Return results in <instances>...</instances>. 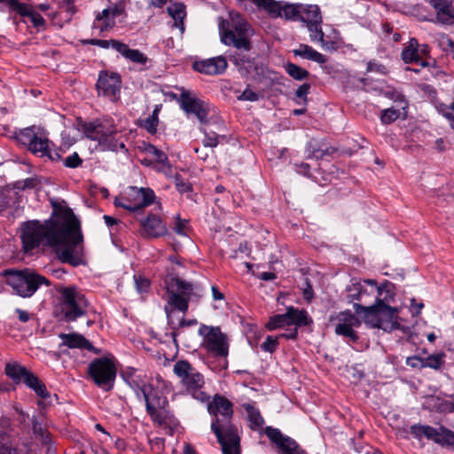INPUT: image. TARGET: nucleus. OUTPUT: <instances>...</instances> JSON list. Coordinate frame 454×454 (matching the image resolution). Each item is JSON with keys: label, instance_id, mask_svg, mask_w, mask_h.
Masks as SVG:
<instances>
[{"label": "nucleus", "instance_id": "nucleus-1", "mask_svg": "<svg viewBox=\"0 0 454 454\" xmlns=\"http://www.w3.org/2000/svg\"><path fill=\"white\" fill-rule=\"evenodd\" d=\"M20 238L27 254H35L41 247H50L63 263L73 267L84 263L79 247L82 242L80 223L70 208L55 207L50 219L23 223Z\"/></svg>", "mask_w": 454, "mask_h": 454}, {"label": "nucleus", "instance_id": "nucleus-2", "mask_svg": "<svg viewBox=\"0 0 454 454\" xmlns=\"http://www.w3.org/2000/svg\"><path fill=\"white\" fill-rule=\"evenodd\" d=\"M364 287L357 302H355V312L363 315L364 321L372 327L382 329L384 332L392 333L398 328V310L387 304V295L381 298L383 292L387 294L389 283L386 281L381 286H377L375 280H364Z\"/></svg>", "mask_w": 454, "mask_h": 454}, {"label": "nucleus", "instance_id": "nucleus-3", "mask_svg": "<svg viewBox=\"0 0 454 454\" xmlns=\"http://www.w3.org/2000/svg\"><path fill=\"white\" fill-rule=\"evenodd\" d=\"M207 411L214 417L211 429L221 445L223 454H240L238 429L231 423L232 403L223 396L215 395L208 403Z\"/></svg>", "mask_w": 454, "mask_h": 454}, {"label": "nucleus", "instance_id": "nucleus-4", "mask_svg": "<svg viewBox=\"0 0 454 454\" xmlns=\"http://www.w3.org/2000/svg\"><path fill=\"white\" fill-rule=\"evenodd\" d=\"M312 324L313 320L305 309L287 307L285 314L275 315L267 323V327L270 330L279 329L281 333L276 335H268L265 337V340H278L280 337L295 339L298 327L310 326Z\"/></svg>", "mask_w": 454, "mask_h": 454}, {"label": "nucleus", "instance_id": "nucleus-5", "mask_svg": "<svg viewBox=\"0 0 454 454\" xmlns=\"http://www.w3.org/2000/svg\"><path fill=\"white\" fill-rule=\"evenodd\" d=\"M56 313L67 322L74 321L87 313L89 305L85 295L75 286H59L58 288Z\"/></svg>", "mask_w": 454, "mask_h": 454}, {"label": "nucleus", "instance_id": "nucleus-6", "mask_svg": "<svg viewBox=\"0 0 454 454\" xmlns=\"http://www.w3.org/2000/svg\"><path fill=\"white\" fill-rule=\"evenodd\" d=\"M221 41L228 46H233L238 50L249 51L252 49L250 37L253 30L244 17L237 12H230L228 27L221 28Z\"/></svg>", "mask_w": 454, "mask_h": 454}, {"label": "nucleus", "instance_id": "nucleus-7", "mask_svg": "<svg viewBox=\"0 0 454 454\" xmlns=\"http://www.w3.org/2000/svg\"><path fill=\"white\" fill-rule=\"evenodd\" d=\"M4 275L7 278V285L12 287L16 294L23 298L31 297L42 285L47 286L51 285L45 277L28 269L6 270Z\"/></svg>", "mask_w": 454, "mask_h": 454}, {"label": "nucleus", "instance_id": "nucleus-8", "mask_svg": "<svg viewBox=\"0 0 454 454\" xmlns=\"http://www.w3.org/2000/svg\"><path fill=\"white\" fill-rule=\"evenodd\" d=\"M88 374L94 383L105 391L114 387L117 374V360L112 354L92 360L88 365Z\"/></svg>", "mask_w": 454, "mask_h": 454}, {"label": "nucleus", "instance_id": "nucleus-9", "mask_svg": "<svg viewBox=\"0 0 454 454\" xmlns=\"http://www.w3.org/2000/svg\"><path fill=\"white\" fill-rule=\"evenodd\" d=\"M174 373L180 379L181 384L193 398L204 402L209 396L202 390L205 381L203 375L185 361H177L173 368Z\"/></svg>", "mask_w": 454, "mask_h": 454}, {"label": "nucleus", "instance_id": "nucleus-10", "mask_svg": "<svg viewBox=\"0 0 454 454\" xmlns=\"http://www.w3.org/2000/svg\"><path fill=\"white\" fill-rule=\"evenodd\" d=\"M193 291V286L178 278H172L167 282V305L164 310L168 317L177 309L185 313L189 309V301Z\"/></svg>", "mask_w": 454, "mask_h": 454}, {"label": "nucleus", "instance_id": "nucleus-11", "mask_svg": "<svg viewBox=\"0 0 454 454\" xmlns=\"http://www.w3.org/2000/svg\"><path fill=\"white\" fill-rule=\"evenodd\" d=\"M140 390L145 401L146 411L152 420L159 425L168 424L170 415L167 410L168 405L167 397L150 384L143 385Z\"/></svg>", "mask_w": 454, "mask_h": 454}, {"label": "nucleus", "instance_id": "nucleus-12", "mask_svg": "<svg viewBox=\"0 0 454 454\" xmlns=\"http://www.w3.org/2000/svg\"><path fill=\"white\" fill-rule=\"evenodd\" d=\"M155 198V193L151 188L130 186L125 196L115 199L114 205L131 212H137L152 205Z\"/></svg>", "mask_w": 454, "mask_h": 454}, {"label": "nucleus", "instance_id": "nucleus-13", "mask_svg": "<svg viewBox=\"0 0 454 454\" xmlns=\"http://www.w3.org/2000/svg\"><path fill=\"white\" fill-rule=\"evenodd\" d=\"M122 79L119 73L101 70L95 85L98 97L117 103L121 99Z\"/></svg>", "mask_w": 454, "mask_h": 454}, {"label": "nucleus", "instance_id": "nucleus-14", "mask_svg": "<svg viewBox=\"0 0 454 454\" xmlns=\"http://www.w3.org/2000/svg\"><path fill=\"white\" fill-rule=\"evenodd\" d=\"M179 90L178 104L181 109L188 115H195L201 125L208 124V104L184 88H180Z\"/></svg>", "mask_w": 454, "mask_h": 454}, {"label": "nucleus", "instance_id": "nucleus-15", "mask_svg": "<svg viewBox=\"0 0 454 454\" xmlns=\"http://www.w3.org/2000/svg\"><path fill=\"white\" fill-rule=\"evenodd\" d=\"M410 431L418 440L426 438L441 445L454 444V433L444 427L435 428L428 425L416 424L411 427Z\"/></svg>", "mask_w": 454, "mask_h": 454}, {"label": "nucleus", "instance_id": "nucleus-16", "mask_svg": "<svg viewBox=\"0 0 454 454\" xmlns=\"http://www.w3.org/2000/svg\"><path fill=\"white\" fill-rule=\"evenodd\" d=\"M17 138L20 143L26 145L32 153L39 155L40 157L47 156L51 158L49 149V139L38 136L35 132L34 127L21 129L18 133Z\"/></svg>", "mask_w": 454, "mask_h": 454}, {"label": "nucleus", "instance_id": "nucleus-17", "mask_svg": "<svg viewBox=\"0 0 454 454\" xmlns=\"http://www.w3.org/2000/svg\"><path fill=\"white\" fill-rule=\"evenodd\" d=\"M330 322L335 323L334 332L337 335L356 340L357 336L354 327L360 325V320L349 310L330 317Z\"/></svg>", "mask_w": 454, "mask_h": 454}, {"label": "nucleus", "instance_id": "nucleus-18", "mask_svg": "<svg viewBox=\"0 0 454 454\" xmlns=\"http://www.w3.org/2000/svg\"><path fill=\"white\" fill-rule=\"evenodd\" d=\"M7 8L10 12H16L21 17H28L33 26L41 29L45 26V20L40 14L35 12L30 5L20 3L19 0H0V9Z\"/></svg>", "mask_w": 454, "mask_h": 454}, {"label": "nucleus", "instance_id": "nucleus-19", "mask_svg": "<svg viewBox=\"0 0 454 454\" xmlns=\"http://www.w3.org/2000/svg\"><path fill=\"white\" fill-rule=\"evenodd\" d=\"M265 434L282 454H307L294 440L284 435L278 428L267 427Z\"/></svg>", "mask_w": 454, "mask_h": 454}, {"label": "nucleus", "instance_id": "nucleus-20", "mask_svg": "<svg viewBox=\"0 0 454 454\" xmlns=\"http://www.w3.org/2000/svg\"><path fill=\"white\" fill-rule=\"evenodd\" d=\"M193 69L201 74L208 75H217L223 74L227 67V60L223 56L210 58L203 60L195 61L192 65Z\"/></svg>", "mask_w": 454, "mask_h": 454}, {"label": "nucleus", "instance_id": "nucleus-21", "mask_svg": "<svg viewBox=\"0 0 454 454\" xmlns=\"http://www.w3.org/2000/svg\"><path fill=\"white\" fill-rule=\"evenodd\" d=\"M398 328L395 329L393 332L397 331L402 333V335H398L400 339L406 338L407 340L417 338V339H424L427 338V340H434L436 336L433 331L428 330V326L425 323H416L412 327L402 325L398 321Z\"/></svg>", "mask_w": 454, "mask_h": 454}, {"label": "nucleus", "instance_id": "nucleus-22", "mask_svg": "<svg viewBox=\"0 0 454 454\" xmlns=\"http://www.w3.org/2000/svg\"><path fill=\"white\" fill-rule=\"evenodd\" d=\"M143 235L151 238H159L167 233V227L160 216L149 215L140 223Z\"/></svg>", "mask_w": 454, "mask_h": 454}, {"label": "nucleus", "instance_id": "nucleus-23", "mask_svg": "<svg viewBox=\"0 0 454 454\" xmlns=\"http://www.w3.org/2000/svg\"><path fill=\"white\" fill-rule=\"evenodd\" d=\"M430 5L435 10L437 20L442 24L451 23L454 20L452 0H429Z\"/></svg>", "mask_w": 454, "mask_h": 454}, {"label": "nucleus", "instance_id": "nucleus-24", "mask_svg": "<svg viewBox=\"0 0 454 454\" xmlns=\"http://www.w3.org/2000/svg\"><path fill=\"white\" fill-rule=\"evenodd\" d=\"M123 12L124 7L121 4H115L106 9H104L100 13H98L97 15V20H104L101 31L114 27L115 18L121 15Z\"/></svg>", "mask_w": 454, "mask_h": 454}, {"label": "nucleus", "instance_id": "nucleus-25", "mask_svg": "<svg viewBox=\"0 0 454 454\" xmlns=\"http://www.w3.org/2000/svg\"><path fill=\"white\" fill-rule=\"evenodd\" d=\"M168 15L174 20V26L184 32V19L186 17V6L184 3L175 2L167 8Z\"/></svg>", "mask_w": 454, "mask_h": 454}, {"label": "nucleus", "instance_id": "nucleus-26", "mask_svg": "<svg viewBox=\"0 0 454 454\" xmlns=\"http://www.w3.org/2000/svg\"><path fill=\"white\" fill-rule=\"evenodd\" d=\"M293 53L294 56H299L302 59L312 60L321 65L327 61L326 58L323 54L314 50L311 46L304 43H300L297 49L293 50Z\"/></svg>", "mask_w": 454, "mask_h": 454}, {"label": "nucleus", "instance_id": "nucleus-27", "mask_svg": "<svg viewBox=\"0 0 454 454\" xmlns=\"http://www.w3.org/2000/svg\"><path fill=\"white\" fill-rule=\"evenodd\" d=\"M145 152L147 154L153 156L156 161V163L159 165L157 169L161 172H167L171 169V166L169 164L168 156L164 152L158 149L156 146L153 145H148L145 148Z\"/></svg>", "mask_w": 454, "mask_h": 454}, {"label": "nucleus", "instance_id": "nucleus-28", "mask_svg": "<svg viewBox=\"0 0 454 454\" xmlns=\"http://www.w3.org/2000/svg\"><path fill=\"white\" fill-rule=\"evenodd\" d=\"M117 45L119 46L118 52L129 61L141 65H145L147 62V57L140 51L129 49L124 43Z\"/></svg>", "mask_w": 454, "mask_h": 454}, {"label": "nucleus", "instance_id": "nucleus-29", "mask_svg": "<svg viewBox=\"0 0 454 454\" xmlns=\"http://www.w3.org/2000/svg\"><path fill=\"white\" fill-rule=\"evenodd\" d=\"M404 63L410 64L419 61V42L416 38H411L407 46H404L401 52Z\"/></svg>", "mask_w": 454, "mask_h": 454}, {"label": "nucleus", "instance_id": "nucleus-30", "mask_svg": "<svg viewBox=\"0 0 454 454\" xmlns=\"http://www.w3.org/2000/svg\"><path fill=\"white\" fill-rule=\"evenodd\" d=\"M116 132L114 130H105L102 137L98 140V145L102 150L116 151L120 146L124 148L123 143H119L115 138Z\"/></svg>", "mask_w": 454, "mask_h": 454}, {"label": "nucleus", "instance_id": "nucleus-31", "mask_svg": "<svg viewBox=\"0 0 454 454\" xmlns=\"http://www.w3.org/2000/svg\"><path fill=\"white\" fill-rule=\"evenodd\" d=\"M200 335L203 340H227V335L222 333L219 326L200 325L199 329Z\"/></svg>", "mask_w": 454, "mask_h": 454}, {"label": "nucleus", "instance_id": "nucleus-32", "mask_svg": "<svg viewBox=\"0 0 454 454\" xmlns=\"http://www.w3.org/2000/svg\"><path fill=\"white\" fill-rule=\"evenodd\" d=\"M301 20L307 25L316 22H322L320 9L317 5H301Z\"/></svg>", "mask_w": 454, "mask_h": 454}, {"label": "nucleus", "instance_id": "nucleus-33", "mask_svg": "<svg viewBox=\"0 0 454 454\" xmlns=\"http://www.w3.org/2000/svg\"><path fill=\"white\" fill-rule=\"evenodd\" d=\"M200 130L204 134L202 144L205 147H216L219 145L220 140L225 138V136H221L215 131L210 129L207 127V124L201 125Z\"/></svg>", "mask_w": 454, "mask_h": 454}, {"label": "nucleus", "instance_id": "nucleus-34", "mask_svg": "<svg viewBox=\"0 0 454 454\" xmlns=\"http://www.w3.org/2000/svg\"><path fill=\"white\" fill-rule=\"evenodd\" d=\"M0 454H19L12 435L0 430Z\"/></svg>", "mask_w": 454, "mask_h": 454}, {"label": "nucleus", "instance_id": "nucleus-35", "mask_svg": "<svg viewBox=\"0 0 454 454\" xmlns=\"http://www.w3.org/2000/svg\"><path fill=\"white\" fill-rule=\"evenodd\" d=\"M105 130V126L98 122H88L82 125V131L84 135L88 138L98 142L100 137H102Z\"/></svg>", "mask_w": 454, "mask_h": 454}, {"label": "nucleus", "instance_id": "nucleus-36", "mask_svg": "<svg viewBox=\"0 0 454 454\" xmlns=\"http://www.w3.org/2000/svg\"><path fill=\"white\" fill-rule=\"evenodd\" d=\"M243 407L247 414L248 420L250 422V427L252 429H257L261 427L263 425L264 420L259 410L249 403L244 404Z\"/></svg>", "mask_w": 454, "mask_h": 454}, {"label": "nucleus", "instance_id": "nucleus-37", "mask_svg": "<svg viewBox=\"0 0 454 454\" xmlns=\"http://www.w3.org/2000/svg\"><path fill=\"white\" fill-rule=\"evenodd\" d=\"M64 348H79V349H88L92 350L95 353H98L99 350L95 348L91 342H61L59 345V352H53L52 355L56 358H59L60 354H65L66 349Z\"/></svg>", "mask_w": 454, "mask_h": 454}, {"label": "nucleus", "instance_id": "nucleus-38", "mask_svg": "<svg viewBox=\"0 0 454 454\" xmlns=\"http://www.w3.org/2000/svg\"><path fill=\"white\" fill-rule=\"evenodd\" d=\"M27 372L28 371L24 366L17 363H9L5 366L6 375L18 382L23 380Z\"/></svg>", "mask_w": 454, "mask_h": 454}, {"label": "nucleus", "instance_id": "nucleus-39", "mask_svg": "<svg viewBox=\"0 0 454 454\" xmlns=\"http://www.w3.org/2000/svg\"><path fill=\"white\" fill-rule=\"evenodd\" d=\"M202 346L215 356L225 357L228 355V342H202Z\"/></svg>", "mask_w": 454, "mask_h": 454}, {"label": "nucleus", "instance_id": "nucleus-40", "mask_svg": "<svg viewBox=\"0 0 454 454\" xmlns=\"http://www.w3.org/2000/svg\"><path fill=\"white\" fill-rule=\"evenodd\" d=\"M287 20H301V4H289L281 5V13Z\"/></svg>", "mask_w": 454, "mask_h": 454}, {"label": "nucleus", "instance_id": "nucleus-41", "mask_svg": "<svg viewBox=\"0 0 454 454\" xmlns=\"http://www.w3.org/2000/svg\"><path fill=\"white\" fill-rule=\"evenodd\" d=\"M286 72L294 80L302 81L309 76V72L294 63H287L285 67Z\"/></svg>", "mask_w": 454, "mask_h": 454}, {"label": "nucleus", "instance_id": "nucleus-42", "mask_svg": "<svg viewBox=\"0 0 454 454\" xmlns=\"http://www.w3.org/2000/svg\"><path fill=\"white\" fill-rule=\"evenodd\" d=\"M444 355L442 353L433 354L423 358L422 367L438 369L443 364Z\"/></svg>", "mask_w": 454, "mask_h": 454}, {"label": "nucleus", "instance_id": "nucleus-43", "mask_svg": "<svg viewBox=\"0 0 454 454\" xmlns=\"http://www.w3.org/2000/svg\"><path fill=\"white\" fill-rule=\"evenodd\" d=\"M364 285V283L356 282L347 286V297L350 302H353L354 304L355 302H357Z\"/></svg>", "mask_w": 454, "mask_h": 454}, {"label": "nucleus", "instance_id": "nucleus-44", "mask_svg": "<svg viewBox=\"0 0 454 454\" xmlns=\"http://www.w3.org/2000/svg\"><path fill=\"white\" fill-rule=\"evenodd\" d=\"M89 44L98 46L103 49L113 48L116 51H118L119 46L117 44H121V42L114 39L111 40H102V39H90L86 42Z\"/></svg>", "mask_w": 454, "mask_h": 454}, {"label": "nucleus", "instance_id": "nucleus-45", "mask_svg": "<svg viewBox=\"0 0 454 454\" xmlns=\"http://www.w3.org/2000/svg\"><path fill=\"white\" fill-rule=\"evenodd\" d=\"M321 23L322 22H316L307 25L308 29L310 33V40L312 42H323V37L325 35L321 28Z\"/></svg>", "mask_w": 454, "mask_h": 454}, {"label": "nucleus", "instance_id": "nucleus-46", "mask_svg": "<svg viewBox=\"0 0 454 454\" xmlns=\"http://www.w3.org/2000/svg\"><path fill=\"white\" fill-rule=\"evenodd\" d=\"M176 189L180 193H191L192 192V185L189 181H185L183 179L181 175L176 174L174 177Z\"/></svg>", "mask_w": 454, "mask_h": 454}, {"label": "nucleus", "instance_id": "nucleus-47", "mask_svg": "<svg viewBox=\"0 0 454 454\" xmlns=\"http://www.w3.org/2000/svg\"><path fill=\"white\" fill-rule=\"evenodd\" d=\"M400 111L395 108H387L382 111L380 121L383 124H390L398 119Z\"/></svg>", "mask_w": 454, "mask_h": 454}, {"label": "nucleus", "instance_id": "nucleus-48", "mask_svg": "<svg viewBox=\"0 0 454 454\" xmlns=\"http://www.w3.org/2000/svg\"><path fill=\"white\" fill-rule=\"evenodd\" d=\"M366 72L367 73H377L380 74L387 75L389 71H388V68L385 65L373 59V60H370L367 62Z\"/></svg>", "mask_w": 454, "mask_h": 454}, {"label": "nucleus", "instance_id": "nucleus-49", "mask_svg": "<svg viewBox=\"0 0 454 454\" xmlns=\"http://www.w3.org/2000/svg\"><path fill=\"white\" fill-rule=\"evenodd\" d=\"M383 95L395 102L403 103L405 106L407 105V102L403 93L395 88L387 87L386 90H383Z\"/></svg>", "mask_w": 454, "mask_h": 454}, {"label": "nucleus", "instance_id": "nucleus-50", "mask_svg": "<svg viewBox=\"0 0 454 454\" xmlns=\"http://www.w3.org/2000/svg\"><path fill=\"white\" fill-rule=\"evenodd\" d=\"M158 123V117H147L141 123V127L145 129L149 134L154 135L157 132Z\"/></svg>", "mask_w": 454, "mask_h": 454}, {"label": "nucleus", "instance_id": "nucleus-51", "mask_svg": "<svg viewBox=\"0 0 454 454\" xmlns=\"http://www.w3.org/2000/svg\"><path fill=\"white\" fill-rule=\"evenodd\" d=\"M438 45L444 51H454V41L447 35L441 34L438 36Z\"/></svg>", "mask_w": 454, "mask_h": 454}, {"label": "nucleus", "instance_id": "nucleus-52", "mask_svg": "<svg viewBox=\"0 0 454 454\" xmlns=\"http://www.w3.org/2000/svg\"><path fill=\"white\" fill-rule=\"evenodd\" d=\"M63 164L67 168H75L82 164V160L77 153H74L64 160Z\"/></svg>", "mask_w": 454, "mask_h": 454}, {"label": "nucleus", "instance_id": "nucleus-53", "mask_svg": "<svg viewBox=\"0 0 454 454\" xmlns=\"http://www.w3.org/2000/svg\"><path fill=\"white\" fill-rule=\"evenodd\" d=\"M136 288L139 293L147 292L150 287V281L142 276H134Z\"/></svg>", "mask_w": 454, "mask_h": 454}, {"label": "nucleus", "instance_id": "nucleus-54", "mask_svg": "<svg viewBox=\"0 0 454 454\" xmlns=\"http://www.w3.org/2000/svg\"><path fill=\"white\" fill-rule=\"evenodd\" d=\"M260 96L249 88H246L240 96L238 97L239 100L254 102L259 99Z\"/></svg>", "mask_w": 454, "mask_h": 454}, {"label": "nucleus", "instance_id": "nucleus-55", "mask_svg": "<svg viewBox=\"0 0 454 454\" xmlns=\"http://www.w3.org/2000/svg\"><path fill=\"white\" fill-rule=\"evenodd\" d=\"M309 90H310V84L303 83V84L300 85L295 91L296 97L302 100L303 105H306L308 102L307 96L309 93Z\"/></svg>", "mask_w": 454, "mask_h": 454}, {"label": "nucleus", "instance_id": "nucleus-56", "mask_svg": "<svg viewBox=\"0 0 454 454\" xmlns=\"http://www.w3.org/2000/svg\"><path fill=\"white\" fill-rule=\"evenodd\" d=\"M188 228V223L185 220H182L179 215L176 216V222L174 227V231L176 234L181 236L186 235V230Z\"/></svg>", "mask_w": 454, "mask_h": 454}, {"label": "nucleus", "instance_id": "nucleus-57", "mask_svg": "<svg viewBox=\"0 0 454 454\" xmlns=\"http://www.w3.org/2000/svg\"><path fill=\"white\" fill-rule=\"evenodd\" d=\"M278 342H262V344L258 345V342H256L255 346H252L253 348L255 349L256 352L259 351V349L272 353L277 348Z\"/></svg>", "mask_w": 454, "mask_h": 454}, {"label": "nucleus", "instance_id": "nucleus-58", "mask_svg": "<svg viewBox=\"0 0 454 454\" xmlns=\"http://www.w3.org/2000/svg\"><path fill=\"white\" fill-rule=\"evenodd\" d=\"M21 381H23L29 388L32 389L35 386V384H37L40 381V380L34 373L27 372V373L25 374V377Z\"/></svg>", "mask_w": 454, "mask_h": 454}, {"label": "nucleus", "instance_id": "nucleus-59", "mask_svg": "<svg viewBox=\"0 0 454 454\" xmlns=\"http://www.w3.org/2000/svg\"><path fill=\"white\" fill-rule=\"evenodd\" d=\"M32 389L41 398L45 399L50 396L45 385L41 380Z\"/></svg>", "mask_w": 454, "mask_h": 454}, {"label": "nucleus", "instance_id": "nucleus-60", "mask_svg": "<svg viewBox=\"0 0 454 454\" xmlns=\"http://www.w3.org/2000/svg\"><path fill=\"white\" fill-rule=\"evenodd\" d=\"M324 50L329 51H335L339 49L338 43L335 41H325L323 38V42H319Z\"/></svg>", "mask_w": 454, "mask_h": 454}, {"label": "nucleus", "instance_id": "nucleus-61", "mask_svg": "<svg viewBox=\"0 0 454 454\" xmlns=\"http://www.w3.org/2000/svg\"><path fill=\"white\" fill-rule=\"evenodd\" d=\"M59 338L63 339L64 340H87L82 335L74 333V334H59Z\"/></svg>", "mask_w": 454, "mask_h": 454}, {"label": "nucleus", "instance_id": "nucleus-62", "mask_svg": "<svg viewBox=\"0 0 454 454\" xmlns=\"http://www.w3.org/2000/svg\"><path fill=\"white\" fill-rule=\"evenodd\" d=\"M406 363H407L408 365H411L412 367H418V366H421L422 367L423 358L416 356H415L407 357Z\"/></svg>", "mask_w": 454, "mask_h": 454}, {"label": "nucleus", "instance_id": "nucleus-63", "mask_svg": "<svg viewBox=\"0 0 454 454\" xmlns=\"http://www.w3.org/2000/svg\"><path fill=\"white\" fill-rule=\"evenodd\" d=\"M15 313L18 315V318L20 322L26 323L30 319V315L26 310L16 309Z\"/></svg>", "mask_w": 454, "mask_h": 454}, {"label": "nucleus", "instance_id": "nucleus-64", "mask_svg": "<svg viewBox=\"0 0 454 454\" xmlns=\"http://www.w3.org/2000/svg\"><path fill=\"white\" fill-rule=\"evenodd\" d=\"M168 0H149L148 4L150 7L161 9L168 3Z\"/></svg>", "mask_w": 454, "mask_h": 454}]
</instances>
